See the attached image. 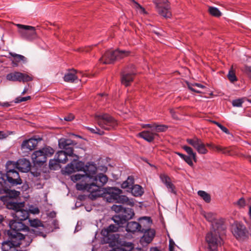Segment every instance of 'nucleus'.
Instances as JSON below:
<instances>
[{"label": "nucleus", "instance_id": "nucleus-26", "mask_svg": "<svg viewBox=\"0 0 251 251\" xmlns=\"http://www.w3.org/2000/svg\"><path fill=\"white\" fill-rule=\"evenodd\" d=\"M139 136L149 142H152L158 134L153 131H143L138 134Z\"/></svg>", "mask_w": 251, "mask_h": 251}, {"label": "nucleus", "instance_id": "nucleus-17", "mask_svg": "<svg viewBox=\"0 0 251 251\" xmlns=\"http://www.w3.org/2000/svg\"><path fill=\"white\" fill-rule=\"evenodd\" d=\"M75 142L71 139H60L58 141L59 147L68 153L69 156H73V146Z\"/></svg>", "mask_w": 251, "mask_h": 251}, {"label": "nucleus", "instance_id": "nucleus-38", "mask_svg": "<svg viewBox=\"0 0 251 251\" xmlns=\"http://www.w3.org/2000/svg\"><path fill=\"white\" fill-rule=\"evenodd\" d=\"M208 11L212 16L214 17H219L221 15V12L216 7H209Z\"/></svg>", "mask_w": 251, "mask_h": 251}, {"label": "nucleus", "instance_id": "nucleus-61", "mask_svg": "<svg viewBox=\"0 0 251 251\" xmlns=\"http://www.w3.org/2000/svg\"><path fill=\"white\" fill-rule=\"evenodd\" d=\"M6 137V135L3 131H0V139H2Z\"/></svg>", "mask_w": 251, "mask_h": 251}, {"label": "nucleus", "instance_id": "nucleus-9", "mask_svg": "<svg viewBox=\"0 0 251 251\" xmlns=\"http://www.w3.org/2000/svg\"><path fill=\"white\" fill-rule=\"evenodd\" d=\"M155 5V9L161 16L165 18H170L172 16L170 3L168 0H153Z\"/></svg>", "mask_w": 251, "mask_h": 251}, {"label": "nucleus", "instance_id": "nucleus-13", "mask_svg": "<svg viewBox=\"0 0 251 251\" xmlns=\"http://www.w3.org/2000/svg\"><path fill=\"white\" fill-rule=\"evenodd\" d=\"M143 219L146 220L145 226L144 228L146 229L143 232L144 234L142 238V240L147 243H150L151 242L155 235V231L153 229L149 228L151 224V221L149 217H143ZM142 218L140 219L141 220Z\"/></svg>", "mask_w": 251, "mask_h": 251}, {"label": "nucleus", "instance_id": "nucleus-35", "mask_svg": "<svg viewBox=\"0 0 251 251\" xmlns=\"http://www.w3.org/2000/svg\"><path fill=\"white\" fill-rule=\"evenodd\" d=\"M19 72H14L8 74L6 76L7 80L13 81H18L19 78Z\"/></svg>", "mask_w": 251, "mask_h": 251}, {"label": "nucleus", "instance_id": "nucleus-36", "mask_svg": "<svg viewBox=\"0 0 251 251\" xmlns=\"http://www.w3.org/2000/svg\"><path fill=\"white\" fill-rule=\"evenodd\" d=\"M227 78L231 82H233L234 81H237V79L235 75V72L233 69V66H232L231 67L230 69L229 70L228 73L227 74Z\"/></svg>", "mask_w": 251, "mask_h": 251}, {"label": "nucleus", "instance_id": "nucleus-24", "mask_svg": "<svg viewBox=\"0 0 251 251\" xmlns=\"http://www.w3.org/2000/svg\"><path fill=\"white\" fill-rule=\"evenodd\" d=\"M38 143L37 139L35 138H30L28 140H25L23 141L21 148L24 150H28L29 151L33 150Z\"/></svg>", "mask_w": 251, "mask_h": 251}, {"label": "nucleus", "instance_id": "nucleus-63", "mask_svg": "<svg viewBox=\"0 0 251 251\" xmlns=\"http://www.w3.org/2000/svg\"><path fill=\"white\" fill-rule=\"evenodd\" d=\"M206 145L207 147H208L212 149H214V147H215V145L212 144H207Z\"/></svg>", "mask_w": 251, "mask_h": 251}, {"label": "nucleus", "instance_id": "nucleus-23", "mask_svg": "<svg viewBox=\"0 0 251 251\" xmlns=\"http://www.w3.org/2000/svg\"><path fill=\"white\" fill-rule=\"evenodd\" d=\"M20 192L8 189L6 184H0V194H5L11 198H16L20 195Z\"/></svg>", "mask_w": 251, "mask_h": 251}, {"label": "nucleus", "instance_id": "nucleus-10", "mask_svg": "<svg viewBox=\"0 0 251 251\" xmlns=\"http://www.w3.org/2000/svg\"><path fill=\"white\" fill-rule=\"evenodd\" d=\"M134 215V213L132 209L124 208L121 213L114 216L112 220L119 226H123L127 221L132 219Z\"/></svg>", "mask_w": 251, "mask_h": 251}, {"label": "nucleus", "instance_id": "nucleus-15", "mask_svg": "<svg viewBox=\"0 0 251 251\" xmlns=\"http://www.w3.org/2000/svg\"><path fill=\"white\" fill-rule=\"evenodd\" d=\"M0 56L2 58L0 59V63L8 61H11L12 63H25L27 61V58L25 56L14 52H9L8 55L0 54Z\"/></svg>", "mask_w": 251, "mask_h": 251}, {"label": "nucleus", "instance_id": "nucleus-31", "mask_svg": "<svg viewBox=\"0 0 251 251\" xmlns=\"http://www.w3.org/2000/svg\"><path fill=\"white\" fill-rule=\"evenodd\" d=\"M117 226H115L114 225H110L106 229H104L102 230L101 232L104 236H107L110 232H116L118 230V229L120 227L122 226H119L116 224Z\"/></svg>", "mask_w": 251, "mask_h": 251}, {"label": "nucleus", "instance_id": "nucleus-4", "mask_svg": "<svg viewBox=\"0 0 251 251\" xmlns=\"http://www.w3.org/2000/svg\"><path fill=\"white\" fill-rule=\"evenodd\" d=\"M6 234L8 238L2 243V251H9L13 248L20 246L21 241L25 238L23 234H17L10 230H7Z\"/></svg>", "mask_w": 251, "mask_h": 251}, {"label": "nucleus", "instance_id": "nucleus-54", "mask_svg": "<svg viewBox=\"0 0 251 251\" xmlns=\"http://www.w3.org/2000/svg\"><path fill=\"white\" fill-rule=\"evenodd\" d=\"M245 72L251 78V66H245Z\"/></svg>", "mask_w": 251, "mask_h": 251}, {"label": "nucleus", "instance_id": "nucleus-11", "mask_svg": "<svg viewBox=\"0 0 251 251\" xmlns=\"http://www.w3.org/2000/svg\"><path fill=\"white\" fill-rule=\"evenodd\" d=\"M16 25L19 28V32L23 38L32 40L36 37V33L34 27L21 24H17Z\"/></svg>", "mask_w": 251, "mask_h": 251}, {"label": "nucleus", "instance_id": "nucleus-29", "mask_svg": "<svg viewBox=\"0 0 251 251\" xmlns=\"http://www.w3.org/2000/svg\"><path fill=\"white\" fill-rule=\"evenodd\" d=\"M68 153L63 151H58L55 154V157L60 163H66L68 160Z\"/></svg>", "mask_w": 251, "mask_h": 251}, {"label": "nucleus", "instance_id": "nucleus-20", "mask_svg": "<svg viewBox=\"0 0 251 251\" xmlns=\"http://www.w3.org/2000/svg\"><path fill=\"white\" fill-rule=\"evenodd\" d=\"M13 168H17L23 172H27L30 169V163L25 158L19 159L16 163L12 162Z\"/></svg>", "mask_w": 251, "mask_h": 251}, {"label": "nucleus", "instance_id": "nucleus-62", "mask_svg": "<svg viewBox=\"0 0 251 251\" xmlns=\"http://www.w3.org/2000/svg\"><path fill=\"white\" fill-rule=\"evenodd\" d=\"M178 155H179L181 158L184 159V158L185 157L186 155H184L182 153H181L180 152H176V153Z\"/></svg>", "mask_w": 251, "mask_h": 251}, {"label": "nucleus", "instance_id": "nucleus-56", "mask_svg": "<svg viewBox=\"0 0 251 251\" xmlns=\"http://www.w3.org/2000/svg\"><path fill=\"white\" fill-rule=\"evenodd\" d=\"M10 199V198L9 197V196L6 194L5 196H1L0 197V200L3 202H6L8 201Z\"/></svg>", "mask_w": 251, "mask_h": 251}, {"label": "nucleus", "instance_id": "nucleus-37", "mask_svg": "<svg viewBox=\"0 0 251 251\" xmlns=\"http://www.w3.org/2000/svg\"><path fill=\"white\" fill-rule=\"evenodd\" d=\"M182 148L186 151L189 156L192 157L193 160L196 162L197 161L196 153L193 151L191 147L186 146H183Z\"/></svg>", "mask_w": 251, "mask_h": 251}, {"label": "nucleus", "instance_id": "nucleus-41", "mask_svg": "<svg viewBox=\"0 0 251 251\" xmlns=\"http://www.w3.org/2000/svg\"><path fill=\"white\" fill-rule=\"evenodd\" d=\"M167 128V126L165 125H157L156 124H154V128L152 129L151 130L153 132H160L165 131Z\"/></svg>", "mask_w": 251, "mask_h": 251}, {"label": "nucleus", "instance_id": "nucleus-43", "mask_svg": "<svg viewBox=\"0 0 251 251\" xmlns=\"http://www.w3.org/2000/svg\"><path fill=\"white\" fill-rule=\"evenodd\" d=\"M187 85H188V88L190 90H191V91H194L195 92L198 93H200V92L199 90L195 89L194 88V86H197L200 88H204V86L203 85H201V84H199V83H195L194 84H190L188 83Z\"/></svg>", "mask_w": 251, "mask_h": 251}, {"label": "nucleus", "instance_id": "nucleus-27", "mask_svg": "<svg viewBox=\"0 0 251 251\" xmlns=\"http://www.w3.org/2000/svg\"><path fill=\"white\" fill-rule=\"evenodd\" d=\"M133 73H128L126 72H124L122 75V83L126 86L130 85V83L133 80Z\"/></svg>", "mask_w": 251, "mask_h": 251}, {"label": "nucleus", "instance_id": "nucleus-1", "mask_svg": "<svg viewBox=\"0 0 251 251\" xmlns=\"http://www.w3.org/2000/svg\"><path fill=\"white\" fill-rule=\"evenodd\" d=\"M71 180L74 182L80 181L76 183L77 190H86L89 193L88 197L92 200L102 197L104 194L101 187L108 181L107 176L102 174H99L94 177L81 176L77 174L71 176Z\"/></svg>", "mask_w": 251, "mask_h": 251}, {"label": "nucleus", "instance_id": "nucleus-45", "mask_svg": "<svg viewBox=\"0 0 251 251\" xmlns=\"http://www.w3.org/2000/svg\"><path fill=\"white\" fill-rule=\"evenodd\" d=\"M204 217L207 221L210 222H212L215 220V215L212 213H207L204 214Z\"/></svg>", "mask_w": 251, "mask_h": 251}, {"label": "nucleus", "instance_id": "nucleus-2", "mask_svg": "<svg viewBox=\"0 0 251 251\" xmlns=\"http://www.w3.org/2000/svg\"><path fill=\"white\" fill-rule=\"evenodd\" d=\"M213 229L208 232L205 237L208 244L207 251H218V247L223 244L221 235L224 233L225 227L222 224L216 222L212 225Z\"/></svg>", "mask_w": 251, "mask_h": 251}, {"label": "nucleus", "instance_id": "nucleus-58", "mask_svg": "<svg viewBox=\"0 0 251 251\" xmlns=\"http://www.w3.org/2000/svg\"><path fill=\"white\" fill-rule=\"evenodd\" d=\"M223 147L220 146H215L214 149H216L218 152H222Z\"/></svg>", "mask_w": 251, "mask_h": 251}, {"label": "nucleus", "instance_id": "nucleus-6", "mask_svg": "<svg viewBox=\"0 0 251 251\" xmlns=\"http://www.w3.org/2000/svg\"><path fill=\"white\" fill-rule=\"evenodd\" d=\"M130 53V51L120 50L119 49L115 50H109L100 58V61L102 60V63H107L108 61H119L128 56Z\"/></svg>", "mask_w": 251, "mask_h": 251}, {"label": "nucleus", "instance_id": "nucleus-64", "mask_svg": "<svg viewBox=\"0 0 251 251\" xmlns=\"http://www.w3.org/2000/svg\"><path fill=\"white\" fill-rule=\"evenodd\" d=\"M32 174L34 176H35L36 177L38 176H40V173H38V172H35V173H34V172H31Z\"/></svg>", "mask_w": 251, "mask_h": 251}, {"label": "nucleus", "instance_id": "nucleus-8", "mask_svg": "<svg viewBox=\"0 0 251 251\" xmlns=\"http://www.w3.org/2000/svg\"><path fill=\"white\" fill-rule=\"evenodd\" d=\"M96 121L98 125L102 129L111 130L118 125L117 121L108 114H102L96 115Z\"/></svg>", "mask_w": 251, "mask_h": 251}, {"label": "nucleus", "instance_id": "nucleus-44", "mask_svg": "<svg viewBox=\"0 0 251 251\" xmlns=\"http://www.w3.org/2000/svg\"><path fill=\"white\" fill-rule=\"evenodd\" d=\"M233 149L231 147H223L222 153L228 155H233Z\"/></svg>", "mask_w": 251, "mask_h": 251}, {"label": "nucleus", "instance_id": "nucleus-21", "mask_svg": "<svg viewBox=\"0 0 251 251\" xmlns=\"http://www.w3.org/2000/svg\"><path fill=\"white\" fill-rule=\"evenodd\" d=\"M32 161L34 164L41 165L46 162L47 158L41 150L35 151L31 156Z\"/></svg>", "mask_w": 251, "mask_h": 251}, {"label": "nucleus", "instance_id": "nucleus-7", "mask_svg": "<svg viewBox=\"0 0 251 251\" xmlns=\"http://www.w3.org/2000/svg\"><path fill=\"white\" fill-rule=\"evenodd\" d=\"M7 208L14 210L12 213L13 217L18 221H25L29 216V212L23 209L24 203L23 202L17 203L14 202H8Z\"/></svg>", "mask_w": 251, "mask_h": 251}, {"label": "nucleus", "instance_id": "nucleus-51", "mask_svg": "<svg viewBox=\"0 0 251 251\" xmlns=\"http://www.w3.org/2000/svg\"><path fill=\"white\" fill-rule=\"evenodd\" d=\"M243 100L241 99H237L232 101V105L233 106L241 107L243 103Z\"/></svg>", "mask_w": 251, "mask_h": 251}, {"label": "nucleus", "instance_id": "nucleus-5", "mask_svg": "<svg viewBox=\"0 0 251 251\" xmlns=\"http://www.w3.org/2000/svg\"><path fill=\"white\" fill-rule=\"evenodd\" d=\"M107 192L109 197H107L109 202H115L117 203L126 204L130 206H133L134 203L130 201L128 198L124 195H122V191L116 187H111L107 189Z\"/></svg>", "mask_w": 251, "mask_h": 251}, {"label": "nucleus", "instance_id": "nucleus-32", "mask_svg": "<svg viewBox=\"0 0 251 251\" xmlns=\"http://www.w3.org/2000/svg\"><path fill=\"white\" fill-rule=\"evenodd\" d=\"M131 191L132 194L136 197L141 196L143 193L142 188L139 185H133L131 188Z\"/></svg>", "mask_w": 251, "mask_h": 251}, {"label": "nucleus", "instance_id": "nucleus-55", "mask_svg": "<svg viewBox=\"0 0 251 251\" xmlns=\"http://www.w3.org/2000/svg\"><path fill=\"white\" fill-rule=\"evenodd\" d=\"M170 112L172 115V117L173 119L176 120H178V117H177V115L176 114V112L173 109H170Z\"/></svg>", "mask_w": 251, "mask_h": 251}, {"label": "nucleus", "instance_id": "nucleus-52", "mask_svg": "<svg viewBox=\"0 0 251 251\" xmlns=\"http://www.w3.org/2000/svg\"><path fill=\"white\" fill-rule=\"evenodd\" d=\"M193 158L191 156H187L186 155L185 157L184 158V160L191 167L193 166V163L192 161Z\"/></svg>", "mask_w": 251, "mask_h": 251}, {"label": "nucleus", "instance_id": "nucleus-50", "mask_svg": "<svg viewBox=\"0 0 251 251\" xmlns=\"http://www.w3.org/2000/svg\"><path fill=\"white\" fill-rule=\"evenodd\" d=\"M93 46H88L85 47H82L80 48L77 49V50L79 52H88L90 51L92 49Z\"/></svg>", "mask_w": 251, "mask_h": 251}, {"label": "nucleus", "instance_id": "nucleus-48", "mask_svg": "<svg viewBox=\"0 0 251 251\" xmlns=\"http://www.w3.org/2000/svg\"><path fill=\"white\" fill-rule=\"evenodd\" d=\"M87 128L92 133H97L99 135H103L104 134V132L103 131L100 130L96 127L95 128L88 127Z\"/></svg>", "mask_w": 251, "mask_h": 251}, {"label": "nucleus", "instance_id": "nucleus-40", "mask_svg": "<svg viewBox=\"0 0 251 251\" xmlns=\"http://www.w3.org/2000/svg\"><path fill=\"white\" fill-rule=\"evenodd\" d=\"M30 226L34 227H38L41 226H44L41 221L37 219L33 220H29Z\"/></svg>", "mask_w": 251, "mask_h": 251}, {"label": "nucleus", "instance_id": "nucleus-42", "mask_svg": "<svg viewBox=\"0 0 251 251\" xmlns=\"http://www.w3.org/2000/svg\"><path fill=\"white\" fill-rule=\"evenodd\" d=\"M60 163L56 158L55 157L54 159H50L49 162V167L51 170H55L58 166V164Z\"/></svg>", "mask_w": 251, "mask_h": 251}, {"label": "nucleus", "instance_id": "nucleus-22", "mask_svg": "<svg viewBox=\"0 0 251 251\" xmlns=\"http://www.w3.org/2000/svg\"><path fill=\"white\" fill-rule=\"evenodd\" d=\"M160 178L162 182L165 184L168 191L176 194L175 186L171 181L170 177L168 176L163 174L160 175Z\"/></svg>", "mask_w": 251, "mask_h": 251}, {"label": "nucleus", "instance_id": "nucleus-60", "mask_svg": "<svg viewBox=\"0 0 251 251\" xmlns=\"http://www.w3.org/2000/svg\"><path fill=\"white\" fill-rule=\"evenodd\" d=\"M221 130H222L224 132H225V133H226V134H230V132H229V131L228 129L225 126H224L222 128Z\"/></svg>", "mask_w": 251, "mask_h": 251}, {"label": "nucleus", "instance_id": "nucleus-46", "mask_svg": "<svg viewBox=\"0 0 251 251\" xmlns=\"http://www.w3.org/2000/svg\"><path fill=\"white\" fill-rule=\"evenodd\" d=\"M111 209L112 210L115 211L117 213H121L124 208L121 205H113L111 207Z\"/></svg>", "mask_w": 251, "mask_h": 251}, {"label": "nucleus", "instance_id": "nucleus-33", "mask_svg": "<svg viewBox=\"0 0 251 251\" xmlns=\"http://www.w3.org/2000/svg\"><path fill=\"white\" fill-rule=\"evenodd\" d=\"M134 184V179L131 176L128 177L127 179L123 182L121 185L123 188H130L131 189Z\"/></svg>", "mask_w": 251, "mask_h": 251}, {"label": "nucleus", "instance_id": "nucleus-3", "mask_svg": "<svg viewBox=\"0 0 251 251\" xmlns=\"http://www.w3.org/2000/svg\"><path fill=\"white\" fill-rule=\"evenodd\" d=\"M12 162L8 161L6 163V173L0 172V184H9L11 186H16L22 183L19 173L14 170Z\"/></svg>", "mask_w": 251, "mask_h": 251}, {"label": "nucleus", "instance_id": "nucleus-19", "mask_svg": "<svg viewBox=\"0 0 251 251\" xmlns=\"http://www.w3.org/2000/svg\"><path fill=\"white\" fill-rule=\"evenodd\" d=\"M144 221H141L140 223L136 222H130L127 224L126 230L128 232L135 233L136 232H144L146 229L145 226L146 220Z\"/></svg>", "mask_w": 251, "mask_h": 251}, {"label": "nucleus", "instance_id": "nucleus-25", "mask_svg": "<svg viewBox=\"0 0 251 251\" xmlns=\"http://www.w3.org/2000/svg\"><path fill=\"white\" fill-rule=\"evenodd\" d=\"M97 169L96 166L93 164L87 163V165L85 166L84 172L85 173L84 175H81V176H88L89 177H94L95 175L97 172Z\"/></svg>", "mask_w": 251, "mask_h": 251}, {"label": "nucleus", "instance_id": "nucleus-16", "mask_svg": "<svg viewBox=\"0 0 251 251\" xmlns=\"http://www.w3.org/2000/svg\"><path fill=\"white\" fill-rule=\"evenodd\" d=\"M23 221H18L16 219L9 221V226L10 227L11 232H16L17 234H22L20 231H29V227L25 224H23Z\"/></svg>", "mask_w": 251, "mask_h": 251}, {"label": "nucleus", "instance_id": "nucleus-59", "mask_svg": "<svg viewBox=\"0 0 251 251\" xmlns=\"http://www.w3.org/2000/svg\"><path fill=\"white\" fill-rule=\"evenodd\" d=\"M154 124H146L143 126V128L150 127L152 129L154 128Z\"/></svg>", "mask_w": 251, "mask_h": 251}, {"label": "nucleus", "instance_id": "nucleus-28", "mask_svg": "<svg viewBox=\"0 0 251 251\" xmlns=\"http://www.w3.org/2000/svg\"><path fill=\"white\" fill-rule=\"evenodd\" d=\"M76 71L75 69H71L68 71L65 75L64 79L68 82H73L77 78L76 75Z\"/></svg>", "mask_w": 251, "mask_h": 251}, {"label": "nucleus", "instance_id": "nucleus-18", "mask_svg": "<svg viewBox=\"0 0 251 251\" xmlns=\"http://www.w3.org/2000/svg\"><path fill=\"white\" fill-rule=\"evenodd\" d=\"M187 142L192 146L199 153L206 154L208 152L204 143L201 139L197 137L193 139H188Z\"/></svg>", "mask_w": 251, "mask_h": 251}, {"label": "nucleus", "instance_id": "nucleus-47", "mask_svg": "<svg viewBox=\"0 0 251 251\" xmlns=\"http://www.w3.org/2000/svg\"><path fill=\"white\" fill-rule=\"evenodd\" d=\"M30 99H31V97L30 96H27V97H17V98L15 99V103H20V102H22L23 101H26V100H29Z\"/></svg>", "mask_w": 251, "mask_h": 251}, {"label": "nucleus", "instance_id": "nucleus-30", "mask_svg": "<svg viewBox=\"0 0 251 251\" xmlns=\"http://www.w3.org/2000/svg\"><path fill=\"white\" fill-rule=\"evenodd\" d=\"M18 81L26 82L32 81L33 76L32 75L27 73H22L20 72Z\"/></svg>", "mask_w": 251, "mask_h": 251}, {"label": "nucleus", "instance_id": "nucleus-14", "mask_svg": "<svg viewBox=\"0 0 251 251\" xmlns=\"http://www.w3.org/2000/svg\"><path fill=\"white\" fill-rule=\"evenodd\" d=\"M75 158L74 160L68 164L65 168V172L68 174H71L76 171H83L84 170V164L81 161H78V156L77 155H75Z\"/></svg>", "mask_w": 251, "mask_h": 251}, {"label": "nucleus", "instance_id": "nucleus-34", "mask_svg": "<svg viewBox=\"0 0 251 251\" xmlns=\"http://www.w3.org/2000/svg\"><path fill=\"white\" fill-rule=\"evenodd\" d=\"M198 194L206 202L209 203L211 201L210 195L204 191H199Z\"/></svg>", "mask_w": 251, "mask_h": 251}, {"label": "nucleus", "instance_id": "nucleus-53", "mask_svg": "<svg viewBox=\"0 0 251 251\" xmlns=\"http://www.w3.org/2000/svg\"><path fill=\"white\" fill-rule=\"evenodd\" d=\"M75 118L74 115L70 113L64 117V120L66 121H71Z\"/></svg>", "mask_w": 251, "mask_h": 251}, {"label": "nucleus", "instance_id": "nucleus-57", "mask_svg": "<svg viewBox=\"0 0 251 251\" xmlns=\"http://www.w3.org/2000/svg\"><path fill=\"white\" fill-rule=\"evenodd\" d=\"M30 232L31 233H34L36 235H41L42 236H43L44 237H46V235H43V233L41 232H39L38 231H36L35 230H32L31 231H30Z\"/></svg>", "mask_w": 251, "mask_h": 251}, {"label": "nucleus", "instance_id": "nucleus-39", "mask_svg": "<svg viewBox=\"0 0 251 251\" xmlns=\"http://www.w3.org/2000/svg\"><path fill=\"white\" fill-rule=\"evenodd\" d=\"M41 150L43 151V153L45 154L46 158L52 155L54 153V151L53 149L50 147L43 148Z\"/></svg>", "mask_w": 251, "mask_h": 251}, {"label": "nucleus", "instance_id": "nucleus-49", "mask_svg": "<svg viewBox=\"0 0 251 251\" xmlns=\"http://www.w3.org/2000/svg\"><path fill=\"white\" fill-rule=\"evenodd\" d=\"M235 204L239 208H243L246 205V202L245 200L242 198L236 202Z\"/></svg>", "mask_w": 251, "mask_h": 251}, {"label": "nucleus", "instance_id": "nucleus-12", "mask_svg": "<svg viewBox=\"0 0 251 251\" xmlns=\"http://www.w3.org/2000/svg\"><path fill=\"white\" fill-rule=\"evenodd\" d=\"M232 232L237 239L241 241L245 240L249 234L246 227L240 223H236L232 226Z\"/></svg>", "mask_w": 251, "mask_h": 251}]
</instances>
